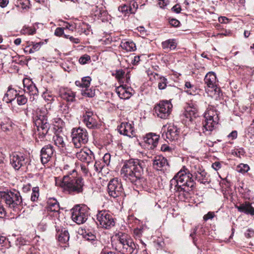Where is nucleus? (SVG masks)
<instances>
[{
  "label": "nucleus",
  "mask_w": 254,
  "mask_h": 254,
  "mask_svg": "<svg viewBox=\"0 0 254 254\" xmlns=\"http://www.w3.org/2000/svg\"><path fill=\"white\" fill-rule=\"evenodd\" d=\"M142 162L138 159H131L126 161L121 170L122 177L127 181L132 182L143 175Z\"/></svg>",
  "instance_id": "nucleus-3"
},
{
  "label": "nucleus",
  "mask_w": 254,
  "mask_h": 254,
  "mask_svg": "<svg viewBox=\"0 0 254 254\" xmlns=\"http://www.w3.org/2000/svg\"><path fill=\"white\" fill-rule=\"evenodd\" d=\"M76 156L81 161L87 163L88 166L94 160L93 153L88 148L81 149L80 151L76 152Z\"/></svg>",
  "instance_id": "nucleus-17"
},
{
  "label": "nucleus",
  "mask_w": 254,
  "mask_h": 254,
  "mask_svg": "<svg viewBox=\"0 0 254 254\" xmlns=\"http://www.w3.org/2000/svg\"><path fill=\"white\" fill-rule=\"evenodd\" d=\"M105 165L103 163L102 161H97L95 162L93 167H91L90 168V171L92 172L95 171L96 173H100L105 167Z\"/></svg>",
  "instance_id": "nucleus-40"
},
{
  "label": "nucleus",
  "mask_w": 254,
  "mask_h": 254,
  "mask_svg": "<svg viewBox=\"0 0 254 254\" xmlns=\"http://www.w3.org/2000/svg\"><path fill=\"white\" fill-rule=\"evenodd\" d=\"M185 92L188 94L194 95L197 94V88L193 85L192 88H189L185 90Z\"/></svg>",
  "instance_id": "nucleus-56"
},
{
  "label": "nucleus",
  "mask_w": 254,
  "mask_h": 254,
  "mask_svg": "<svg viewBox=\"0 0 254 254\" xmlns=\"http://www.w3.org/2000/svg\"><path fill=\"white\" fill-rule=\"evenodd\" d=\"M247 134L249 135L250 137L253 135L254 134V120L252 123L250 125L249 127L247 129Z\"/></svg>",
  "instance_id": "nucleus-53"
},
{
  "label": "nucleus",
  "mask_w": 254,
  "mask_h": 254,
  "mask_svg": "<svg viewBox=\"0 0 254 254\" xmlns=\"http://www.w3.org/2000/svg\"><path fill=\"white\" fill-rule=\"evenodd\" d=\"M22 34L33 35L36 33V29L34 27L24 26L20 31Z\"/></svg>",
  "instance_id": "nucleus-42"
},
{
  "label": "nucleus",
  "mask_w": 254,
  "mask_h": 254,
  "mask_svg": "<svg viewBox=\"0 0 254 254\" xmlns=\"http://www.w3.org/2000/svg\"><path fill=\"white\" fill-rule=\"evenodd\" d=\"M191 172L193 175L192 178L199 183L203 184L209 183L207 173L199 165L191 167Z\"/></svg>",
  "instance_id": "nucleus-14"
},
{
  "label": "nucleus",
  "mask_w": 254,
  "mask_h": 254,
  "mask_svg": "<svg viewBox=\"0 0 254 254\" xmlns=\"http://www.w3.org/2000/svg\"><path fill=\"white\" fill-rule=\"evenodd\" d=\"M159 139V135L152 132L148 133L143 138L144 145L149 149H153L157 146Z\"/></svg>",
  "instance_id": "nucleus-16"
},
{
  "label": "nucleus",
  "mask_w": 254,
  "mask_h": 254,
  "mask_svg": "<svg viewBox=\"0 0 254 254\" xmlns=\"http://www.w3.org/2000/svg\"><path fill=\"white\" fill-rule=\"evenodd\" d=\"M150 75L158 80V87L160 90H163L166 88L168 82L167 79L165 77L155 72H151Z\"/></svg>",
  "instance_id": "nucleus-28"
},
{
  "label": "nucleus",
  "mask_w": 254,
  "mask_h": 254,
  "mask_svg": "<svg viewBox=\"0 0 254 254\" xmlns=\"http://www.w3.org/2000/svg\"><path fill=\"white\" fill-rule=\"evenodd\" d=\"M78 28L81 33L85 34L86 35H88L90 33H92L91 26L88 24L84 22L79 23Z\"/></svg>",
  "instance_id": "nucleus-38"
},
{
  "label": "nucleus",
  "mask_w": 254,
  "mask_h": 254,
  "mask_svg": "<svg viewBox=\"0 0 254 254\" xmlns=\"http://www.w3.org/2000/svg\"><path fill=\"white\" fill-rule=\"evenodd\" d=\"M55 35L57 36L64 35V28L63 27L57 28L55 31Z\"/></svg>",
  "instance_id": "nucleus-59"
},
{
  "label": "nucleus",
  "mask_w": 254,
  "mask_h": 254,
  "mask_svg": "<svg viewBox=\"0 0 254 254\" xmlns=\"http://www.w3.org/2000/svg\"><path fill=\"white\" fill-rule=\"evenodd\" d=\"M81 94L82 96L92 98L95 95V89L93 87L88 89V88H85L81 90Z\"/></svg>",
  "instance_id": "nucleus-41"
},
{
  "label": "nucleus",
  "mask_w": 254,
  "mask_h": 254,
  "mask_svg": "<svg viewBox=\"0 0 254 254\" xmlns=\"http://www.w3.org/2000/svg\"><path fill=\"white\" fill-rule=\"evenodd\" d=\"M0 195L6 205L14 211L19 210L22 206V199L20 192L14 190L12 191H0Z\"/></svg>",
  "instance_id": "nucleus-5"
},
{
  "label": "nucleus",
  "mask_w": 254,
  "mask_h": 254,
  "mask_svg": "<svg viewBox=\"0 0 254 254\" xmlns=\"http://www.w3.org/2000/svg\"><path fill=\"white\" fill-rule=\"evenodd\" d=\"M179 131L176 127L173 125H169L167 128V131L162 134L164 139H168L167 141L177 140L179 136Z\"/></svg>",
  "instance_id": "nucleus-20"
},
{
  "label": "nucleus",
  "mask_w": 254,
  "mask_h": 254,
  "mask_svg": "<svg viewBox=\"0 0 254 254\" xmlns=\"http://www.w3.org/2000/svg\"><path fill=\"white\" fill-rule=\"evenodd\" d=\"M204 80L207 87L209 88L208 89V91H210V89H212V91H217V78L214 72H209L207 73L205 76Z\"/></svg>",
  "instance_id": "nucleus-21"
},
{
  "label": "nucleus",
  "mask_w": 254,
  "mask_h": 254,
  "mask_svg": "<svg viewBox=\"0 0 254 254\" xmlns=\"http://www.w3.org/2000/svg\"><path fill=\"white\" fill-rule=\"evenodd\" d=\"M16 98L18 105H23L27 102V98L24 95H19L18 94Z\"/></svg>",
  "instance_id": "nucleus-44"
},
{
  "label": "nucleus",
  "mask_w": 254,
  "mask_h": 254,
  "mask_svg": "<svg viewBox=\"0 0 254 254\" xmlns=\"http://www.w3.org/2000/svg\"><path fill=\"white\" fill-rule=\"evenodd\" d=\"M214 216H215L214 212L210 211V212H208L207 213V214H206V215H205L203 216V219L205 221H207L208 219H212L213 218H214Z\"/></svg>",
  "instance_id": "nucleus-62"
},
{
  "label": "nucleus",
  "mask_w": 254,
  "mask_h": 254,
  "mask_svg": "<svg viewBox=\"0 0 254 254\" xmlns=\"http://www.w3.org/2000/svg\"><path fill=\"white\" fill-rule=\"evenodd\" d=\"M235 208L240 212L244 213L247 215L251 216L254 215V207L252 206L251 203L246 201L240 205H235Z\"/></svg>",
  "instance_id": "nucleus-25"
},
{
  "label": "nucleus",
  "mask_w": 254,
  "mask_h": 254,
  "mask_svg": "<svg viewBox=\"0 0 254 254\" xmlns=\"http://www.w3.org/2000/svg\"><path fill=\"white\" fill-rule=\"evenodd\" d=\"M48 112L45 108H38L34 117V121L39 137L43 139L48 132L50 124L48 122Z\"/></svg>",
  "instance_id": "nucleus-4"
},
{
  "label": "nucleus",
  "mask_w": 254,
  "mask_h": 254,
  "mask_svg": "<svg viewBox=\"0 0 254 254\" xmlns=\"http://www.w3.org/2000/svg\"><path fill=\"white\" fill-rule=\"evenodd\" d=\"M84 124L88 128L90 129H97L101 126L97 120V117L89 119V121L85 122Z\"/></svg>",
  "instance_id": "nucleus-34"
},
{
  "label": "nucleus",
  "mask_w": 254,
  "mask_h": 254,
  "mask_svg": "<svg viewBox=\"0 0 254 254\" xmlns=\"http://www.w3.org/2000/svg\"><path fill=\"white\" fill-rule=\"evenodd\" d=\"M125 73V71H124L122 69L116 70L115 73L116 78L120 81L124 77Z\"/></svg>",
  "instance_id": "nucleus-55"
},
{
  "label": "nucleus",
  "mask_w": 254,
  "mask_h": 254,
  "mask_svg": "<svg viewBox=\"0 0 254 254\" xmlns=\"http://www.w3.org/2000/svg\"><path fill=\"white\" fill-rule=\"evenodd\" d=\"M246 237L249 238L254 236V230L253 229H248L245 233Z\"/></svg>",
  "instance_id": "nucleus-61"
},
{
  "label": "nucleus",
  "mask_w": 254,
  "mask_h": 254,
  "mask_svg": "<svg viewBox=\"0 0 254 254\" xmlns=\"http://www.w3.org/2000/svg\"><path fill=\"white\" fill-rule=\"evenodd\" d=\"M77 26V24L74 23H68V22H64V24L63 25V28L64 29H68L70 31H74Z\"/></svg>",
  "instance_id": "nucleus-47"
},
{
  "label": "nucleus",
  "mask_w": 254,
  "mask_h": 254,
  "mask_svg": "<svg viewBox=\"0 0 254 254\" xmlns=\"http://www.w3.org/2000/svg\"><path fill=\"white\" fill-rule=\"evenodd\" d=\"M91 78L89 76L84 77L81 81H76L75 84L77 86L82 87V88H88L90 85Z\"/></svg>",
  "instance_id": "nucleus-33"
},
{
  "label": "nucleus",
  "mask_w": 254,
  "mask_h": 254,
  "mask_svg": "<svg viewBox=\"0 0 254 254\" xmlns=\"http://www.w3.org/2000/svg\"><path fill=\"white\" fill-rule=\"evenodd\" d=\"M39 189L38 187L33 188L32 193L31 196V200L32 201H35L38 199L39 196Z\"/></svg>",
  "instance_id": "nucleus-46"
},
{
  "label": "nucleus",
  "mask_w": 254,
  "mask_h": 254,
  "mask_svg": "<svg viewBox=\"0 0 254 254\" xmlns=\"http://www.w3.org/2000/svg\"><path fill=\"white\" fill-rule=\"evenodd\" d=\"M54 126L57 127L59 129L62 128L64 126V122L60 118L54 119Z\"/></svg>",
  "instance_id": "nucleus-54"
},
{
  "label": "nucleus",
  "mask_w": 254,
  "mask_h": 254,
  "mask_svg": "<svg viewBox=\"0 0 254 254\" xmlns=\"http://www.w3.org/2000/svg\"><path fill=\"white\" fill-rule=\"evenodd\" d=\"M133 89L126 85H121L116 89V92L119 97L122 99H128L132 95Z\"/></svg>",
  "instance_id": "nucleus-19"
},
{
  "label": "nucleus",
  "mask_w": 254,
  "mask_h": 254,
  "mask_svg": "<svg viewBox=\"0 0 254 254\" xmlns=\"http://www.w3.org/2000/svg\"><path fill=\"white\" fill-rule=\"evenodd\" d=\"M70 175H66L63 178H56L55 184L58 187L63 189L65 192L75 194L83 191L84 182L81 177H73Z\"/></svg>",
  "instance_id": "nucleus-2"
},
{
  "label": "nucleus",
  "mask_w": 254,
  "mask_h": 254,
  "mask_svg": "<svg viewBox=\"0 0 254 254\" xmlns=\"http://www.w3.org/2000/svg\"><path fill=\"white\" fill-rule=\"evenodd\" d=\"M43 44L42 42L34 43L31 42L29 45L32 46L31 49L35 52L38 51L41 48V45Z\"/></svg>",
  "instance_id": "nucleus-51"
},
{
  "label": "nucleus",
  "mask_w": 254,
  "mask_h": 254,
  "mask_svg": "<svg viewBox=\"0 0 254 254\" xmlns=\"http://www.w3.org/2000/svg\"><path fill=\"white\" fill-rule=\"evenodd\" d=\"M118 10L122 12L124 15L131 14L129 10V5L128 4H124L118 7Z\"/></svg>",
  "instance_id": "nucleus-45"
},
{
  "label": "nucleus",
  "mask_w": 254,
  "mask_h": 254,
  "mask_svg": "<svg viewBox=\"0 0 254 254\" xmlns=\"http://www.w3.org/2000/svg\"><path fill=\"white\" fill-rule=\"evenodd\" d=\"M91 61V58L88 55H84L83 56L81 57L79 60L78 62L80 64H87L88 62Z\"/></svg>",
  "instance_id": "nucleus-49"
},
{
  "label": "nucleus",
  "mask_w": 254,
  "mask_h": 254,
  "mask_svg": "<svg viewBox=\"0 0 254 254\" xmlns=\"http://www.w3.org/2000/svg\"><path fill=\"white\" fill-rule=\"evenodd\" d=\"M192 176V174L190 173L188 169L184 167L171 180L170 189L178 192L190 191L194 184Z\"/></svg>",
  "instance_id": "nucleus-1"
},
{
  "label": "nucleus",
  "mask_w": 254,
  "mask_h": 254,
  "mask_svg": "<svg viewBox=\"0 0 254 254\" xmlns=\"http://www.w3.org/2000/svg\"><path fill=\"white\" fill-rule=\"evenodd\" d=\"M58 241L62 243H66L69 241V235L68 232L65 229H62L58 235Z\"/></svg>",
  "instance_id": "nucleus-37"
},
{
  "label": "nucleus",
  "mask_w": 254,
  "mask_h": 254,
  "mask_svg": "<svg viewBox=\"0 0 254 254\" xmlns=\"http://www.w3.org/2000/svg\"><path fill=\"white\" fill-rule=\"evenodd\" d=\"M55 150L51 144L44 146L41 150V161L43 164H47L53 156Z\"/></svg>",
  "instance_id": "nucleus-18"
},
{
  "label": "nucleus",
  "mask_w": 254,
  "mask_h": 254,
  "mask_svg": "<svg viewBox=\"0 0 254 254\" xmlns=\"http://www.w3.org/2000/svg\"><path fill=\"white\" fill-rule=\"evenodd\" d=\"M129 5V10L130 13H134L136 11L138 7V4L136 2H133L131 4H128Z\"/></svg>",
  "instance_id": "nucleus-58"
},
{
  "label": "nucleus",
  "mask_w": 254,
  "mask_h": 254,
  "mask_svg": "<svg viewBox=\"0 0 254 254\" xmlns=\"http://www.w3.org/2000/svg\"><path fill=\"white\" fill-rule=\"evenodd\" d=\"M117 247L123 254H136L137 253V245L127 234H119Z\"/></svg>",
  "instance_id": "nucleus-7"
},
{
  "label": "nucleus",
  "mask_w": 254,
  "mask_h": 254,
  "mask_svg": "<svg viewBox=\"0 0 254 254\" xmlns=\"http://www.w3.org/2000/svg\"><path fill=\"white\" fill-rule=\"evenodd\" d=\"M163 49L165 50H174L177 47V44L175 40L169 39L162 43Z\"/></svg>",
  "instance_id": "nucleus-36"
},
{
  "label": "nucleus",
  "mask_w": 254,
  "mask_h": 254,
  "mask_svg": "<svg viewBox=\"0 0 254 254\" xmlns=\"http://www.w3.org/2000/svg\"><path fill=\"white\" fill-rule=\"evenodd\" d=\"M93 117H96V115L94 114L93 112L90 109H84L83 114V121L84 123Z\"/></svg>",
  "instance_id": "nucleus-39"
},
{
  "label": "nucleus",
  "mask_w": 254,
  "mask_h": 254,
  "mask_svg": "<svg viewBox=\"0 0 254 254\" xmlns=\"http://www.w3.org/2000/svg\"><path fill=\"white\" fill-rule=\"evenodd\" d=\"M250 167L248 164L241 163L237 168V170L239 173L245 174L250 170Z\"/></svg>",
  "instance_id": "nucleus-43"
},
{
  "label": "nucleus",
  "mask_w": 254,
  "mask_h": 254,
  "mask_svg": "<svg viewBox=\"0 0 254 254\" xmlns=\"http://www.w3.org/2000/svg\"><path fill=\"white\" fill-rule=\"evenodd\" d=\"M119 132L124 135L131 137L133 135V127L131 123L123 122L118 127Z\"/></svg>",
  "instance_id": "nucleus-23"
},
{
  "label": "nucleus",
  "mask_w": 254,
  "mask_h": 254,
  "mask_svg": "<svg viewBox=\"0 0 254 254\" xmlns=\"http://www.w3.org/2000/svg\"><path fill=\"white\" fill-rule=\"evenodd\" d=\"M28 162L29 158L21 152H14L10 155V163L16 170L26 166Z\"/></svg>",
  "instance_id": "nucleus-11"
},
{
  "label": "nucleus",
  "mask_w": 254,
  "mask_h": 254,
  "mask_svg": "<svg viewBox=\"0 0 254 254\" xmlns=\"http://www.w3.org/2000/svg\"><path fill=\"white\" fill-rule=\"evenodd\" d=\"M72 142L76 148H79L88 141V133L86 129L78 127L73 128L71 130Z\"/></svg>",
  "instance_id": "nucleus-8"
},
{
  "label": "nucleus",
  "mask_w": 254,
  "mask_h": 254,
  "mask_svg": "<svg viewBox=\"0 0 254 254\" xmlns=\"http://www.w3.org/2000/svg\"><path fill=\"white\" fill-rule=\"evenodd\" d=\"M173 105L169 101H161L156 104L154 110L158 118L167 119L172 111Z\"/></svg>",
  "instance_id": "nucleus-10"
},
{
  "label": "nucleus",
  "mask_w": 254,
  "mask_h": 254,
  "mask_svg": "<svg viewBox=\"0 0 254 254\" xmlns=\"http://www.w3.org/2000/svg\"><path fill=\"white\" fill-rule=\"evenodd\" d=\"M64 37L65 38H69L70 41L73 43L78 44L80 42V40L78 38H75L72 36H69L68 35H64Z\"/></svg>",
  "instance_id": "nucleus-64"
},
{
  "label": "nucleus",
  "mask_w": 254,
  "mask_h": 254,
  "mask_svg": "<svg viewBox=\"0 0 254 254\" xmlns=\"http://www.w3.org/2000/svg\"><path fill=\"white\" fill-rule=\"evenodd\" d=\"M204 121L202 122V130L204 133H210L215 125L218 123V115L215 108L209 105L204 114Z\"/></svg>",
  "instance_id": "nucleus-6"
},
{
  "label": "nucleus",
  "mask_w": 254,
  "mask_h": 254,
  "mask_svg": "<svg viewBox=\"0 0 254 254\" xmlns=\"http://www.w3.org/2000/svg\"><path fill=\"white\" fill-rule=\"evenodd\" d=\"M60 96L67 102L75 101V93L70 89H63L60 91Z\"/></svg>",
  "instance_id": "nucleus-26"
},
{
  "label": "nucleus",
  "mask_w": 254,
  "mask_h": 254,
  "mask_svg": "<svg viewBox=\"0 0 254 254\" xmlns=\"http://www.w3.org/2000/svg\"><path fill=\"white\" fill-rule=\"evenodd\" d=\"M131 183L136 186L137 187L142 188L144 190H147L148 188L147 180L142 176V175H141L138 178L134 179Z\"/></svg>",
  "instance_id": "nucleus-32"
},
{
  "label": "nucleus",
  "mask_w": 254,
  "mask_h": 254,
  "mask_svg": "<svg viewBox=\"0 0 254 254\" xmlns=\"http://www.w3.org/2000/svg\"><path fill=\"white\" fill-rule=\"evenodd\" d=\"M64 137V135L63 133L59 132L56 133L53 137L55 144L59 148H64L65 146Z\"/></svg>",
  "instance_id": "nucleus-31"
},
{
  "label": "nucleus",
  "mask_w": 254,
  "mask_h": 254,
  "mask_svg": "<svg viewBox=\"0 0 254 254\" xmlns=\"http://www.w3.org/2000/svg\"><path fill=\"white\" fill-rule=\"evenodd\" d=\"M88 217V208L86 205H76L71 209L72 220L77 224L85 223Z\"/></svg>",
  "instance_id": "nucleus-9"
},
{
  "label": "nucleus",
  "mask_w": 254,
  "mask_h": 254,
  "mask_svg": "<svg viewBox=\"0 0 254 254\" xmlns=\"http://www.w3.org/2000/svg\"><path fill=\"white\" fill-rule=\"evenodd\" d=\"M123 190L122 183L117 178L111 180L108 185V193L114 198L121 195L123 193Z\"/></svg>",
  "instance_id": "nucleus-13"
},
{
  "label": "nucleus",
  "mask_w": 254,
  "mask_h": 254,
  "mask_svg": "<svg viewBox=\"0 0 254 254\" xmlns=\"http://www.w3.org/2000/svg\"><path fill=\"white\" fill-rule=\"evenodd\" d=\"M120 46L127 52H132L136 49L135 43L131 40H123L120 44Z\"/></svg>",
  "instance_id": "nucleus-30"
},
{
  "label": "nucleus",
  "mask_w": 254,
  "mask_h": 254,
  "mask_svg": "<svg viewBox=\"0 0 254 254\" xmlns=\"http://www.w3.org/2000/svg\"><path fill=\"white\" fill-rule=\"evenodd\" d=\"M110 160L111 155L109 153H106L101 161L105 166H108L110 163Z\"/></svg>",
  "instance_id": "nucleus-52"
},
{
  "label": "nucleus",
  "mask_w": 254,
  "mask_h": 254,
  "mask_svg": "<svg viewBox=\"0 0 254 254\" xmlns=\"http://www.w3.org/2000/svg\"><path fill=\"white\" fill-rule=\"evenodd\" d=\"M168 4V0H158V4L160 8H165Z\"/></svg>",
  "instance_id": "nucleus-57"
},
{
  "label": "nucleus",
  "mask_w": 254,
  "mask_h": 254,
  "mask_svg": "<svg viewBox=\"0 0 254 254\" xmlns=\"http://www.w3.org/2000/svg\"><path fill=\"white\" fill-rule=\"evenodd\" d=\"M47 209L48 211L54 212L58 214L60 210V205L58 201L54 198H49L47 201Z\"/></svg>",
  "instance_id": "nucleus-27"
},
{
  "label": "nucleus",
  "mask_w": 254,
  "mask_h": 254,
  "mask_svg": "<svg viewBox=\"0 0 254 254\" xmlns=\"http://www.w3.org/2000/svg\"><path fill=\"white\" fill-rule=\"evenodd\" d=\"M142 231L140 229L136 228L133 231V235L134 237L137 238H139L142 235Z\"/></svg>",
  "instance_id": "nucleus-60"
},
{
  "label": "nucleus",
  "mask_w": 254,
  "mask_h": 254,
  "mask_svg": "<svg viewBox=\"0 0 254 254\" xmlns=\"http://www.w3.org/2000/svg\"><path fill=\"white\" fill-rule=\"evenodd\" d=\"M13 124L8 118L3 119L0 122V127L1 129L4 132H10L13 129Z\"/></svg>",
  "instance_id": "nucleus-29"
},
{
  "label": "nucleus",
  "mask_w": 254,
  "mask_h": 254,
  "mask_svg": "<svg viewBox=\"0 0 254 254\" xmlns=\"http://www.w3.org/2000/svg\"><path fill=\"white\" fill-rule=\"evenodd\" d=\"M18 94V91L10 86L8 87L6 92L4 94L2 101L7 104L11 103Z\"/></svg>",
  "instance_id": "nucleus-24"
},
{
  "label": "nucleus",
  "mask_w": 254,
  "mask_h": 254,
  "mask_svg": "<svg viewBox=\"0 0 254 254\" xmlns=\"http://www.w3.org/2000/svg\"><path fill=\"white\" fill-rule=\"evenodd\" d=\"M97 220L100 226L105 229H110L115 225L112 216L105 210L100 211L98 213Z\"/></svg>",
  "instance_id": "nucleus-12"
},
{
  "label": "nucleus",
  "mask_w": 254,
  "mask_h": 254,
  "mask_svg": "<svg viewBox=\"0 0 254 254\" xmlns=\"http://www.w3.org/2000/svg\"><path fill=\"white\" fill-rule=\"evenodd\" d=\"M187 112V114L186 115L187 116V118H189L188 115H190V121L192 120L193 117L194 118L196 117L197 111L195 109H193L192 110V109L189 108Z\"/></svg>",
  "instance_id": "nucleus-50"
},
{
  "label": "nucleus",
  "mask_w": 254,
  "mask_h": 254,
  "mask_svg": "<svg viewBox=\"0 0 254 254\" xmlns=\"http://www.w3.org/2000/svg\"><path fill=\"white\" fill-rule=\"evenodd\" d=\"M81 231H82L81 235L83 238L86 240L90 242L93 245H96L97 244V241L94 234L90 232H87L86 231L83 232V230Z\"/></svg>",
  "instance_id": "nucleus-35"
},
{
  "label": "nucleus",
  "mask_w": 254,
  "mask_h": 254,
  "mask_svg": "<svg viewBox=\"0 0 254 254\" xmlns=\"http://www.w3.org/2000/svg\"><path fill=\"white\" fill-rule=\"evenodd\" d=\"M42 96L46 101H52L54 99V96L53 94L51 92L48 91H46L44 92Z\"/></svg>",
  "instance_id": "nucleus-48"
},
{
  "label": "nucleus",
  "mask_w": 254,
  "mask_h": 254,
  "mask_svg": "<svg viewBox=\"0 0 254 254\" xmlns=\"http://www.w3.org/2000/svg\"><path fill=\"white\" fill-rule=\"evenodd\" d=\"M169 23L170 25L174 27H178L180 24V22L178 20L174 18L170 19Z\"/></svg>",
  "instance_id": "nucleus-63"
},
{
  "label": "nucleus",
  "mask_w": 254,
  "mask_h": 254,
  "mask_svg": "<svg viewBox=\"0 0 254 254\" xmlns=\"http://www.w3.org/2000/svg\"><path fill=\"white\" fill-rule=\"evenodd\" d=\"M24 86V91L27 93L30 96L31 101H34L36 99L38 96V90L35 85L33 83L31 80L28 78H24L23 80Z\"/></svg>",
  "instance_id": "nucleus-15"
},
{
  "label": "nucleus",
  "mask_w": 254,
  "mask_h": 254,
  "mask_svg": "<svg viewBox=\"0 0 254 254\" xmlns=\"http://www.w3.org/2000/svg\"><path fill=\"white\" fill-rule=\"evenodd\" d=\"M153 167L157 170L167 169L169 163L166 158L163 156H156L153 161Z\"/></svg>",
  "instance_id": "nucleus-22"
}]
</instances>
